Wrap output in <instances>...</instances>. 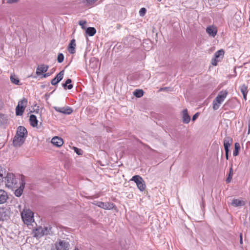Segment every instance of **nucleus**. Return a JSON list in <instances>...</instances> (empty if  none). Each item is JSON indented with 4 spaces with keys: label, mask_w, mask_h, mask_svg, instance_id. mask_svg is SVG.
<instances>
[{
    "label": "nucleus",
    "mask_w": 250,
    "mask_h": 250,
    "mask_svg": "<svg viewBox=\"0 0 250 250\" xmlns=\"http://www.w3.org/2000/svg\"><path fill=\"white\" fill-rule=\"evenodd\" d=\"M29 121L31 125H32L33 127H36L37 126L38 121L35 115L33 114L31 115L30 116Z\"/></svg>",
    "instance_id": "4be33fe9"
},
{
    "label": "nucleus",
    "mask_w": 250,
    "mask_h": 250,
    "mask_svg": "<svg viewBox=\"0 0 250 250\" xmlns=\"http://www.w3.org/2000/svg\"><path fill=\"white\" fill-rule=\"evenodd\" d=\"M21 216L23 222L27 225H30L34 222V213L29 208H24L21 212Z\"/></svg>",
    "instance_id": "20e7f679"
},
{
    "label": "nucleus",
    "mask_w": 250,
    "mask_h": 250,
    "mask_svg": "<svg viewBox=\"0 0 250 250\" xmlns=\"http://www.w3.org/2000/svg\"><path fill=\"white\" fill-rule=\"evenodd\" d=\"M85 32L89 36H93L95 34L96 30L94 27H88L86 29Z\"/></svg>",
    "instance_id": "393cba45"
},
{
    "label": "nucleus",
    "mask_w": 250,
    "mask_h": 250,
    "mask_svg": "<svg viewBox=\"0 0 250 250\" xmlns=\"http://www.w3.org/2000/svg\"><path fill=\"white\" fill-rule=\"evenodd\" d=\"M48 68V65L42 64L38 67L36 70V74L38 75H41L42 73L46 72Z\"/></svg>",
    "instance_id": "6ab92c4d"
},
{
    "label": "nucleus",
    "mask_w": 250,
    "mask_h": 250,
    "mask_svg": "<svg viewBox=\"0 0 250 250\" xmlns=\"http://www.w3.org/2000/svg\"><path fill=\"white\" fill-rule=\"evenodd\" d=\"M64 71H61L56 76L51 80V83L53 85H55L59 83L63 78Z\"/></svg>",
    "instance_id": "ddd939ff"
},
{
    "label": "nucleus",
    "mask_w": 250,
    "mask_h": 250,
    "mask_svg": "<svg viewBox=\"0 0 250 250\" xmlns=\"http://www.w3.org/2000/svg\"><path fill=\"white\" fill-rule=\"evenodd\" d=\"M206 32L209 36L214 37L217 34V29L214 26L210 25L207 27Z\"/></svg>",
    "instance_id": "f8f14e48"
},
{
    "label": "nucleus",
    "mask_w": 250,
    "mask_h": 250,
    "mask_svg": "<svg viewBox=\"0 0 250 250\" xmlns=\"http://www.w3.org/2000/svg\"><path fill=\"white\" fill-rule=\"evenodd\" d=\"M182 121L185 124H188L190 121V118L188 113L187 109H184L182 112Z\"/></svg>",
    "instance_id": "f3484780"
},
{
    "label": "nucleus",
    "mask_w": 250,
    "mask_h": 250,
    "mask_svg": "<svg viewBox=\"0 0 250 250\" xmlns=\"http://www.w3.org/2000/svg\"><path fill=\"white\" fill-rule=\"evenodd\" d=\"M247 94H243V98L245 100H247Z\"/></svg>",
    "instance_id": "a19ab883"
},
{
    "label": "nucleus",
    "mask_w": 250,
    "mask_h": 250,
    "mask_svg": "<svg viewBox=\"0 0 250 250\" xmlns=\"http://www.w3.org/2000/svg\"><path fill=\"white\" fill-rule=\"evenodd\" d=\"M232 175H233V170H232V168L231 167L229 170V172L228 177L226 179L227 183H229L230 182L231 179H232Z\"/></svg>",
    "instance_id": "c756f323"
},
{
    "label": "nucleus",
    "mask_w": 250,
    "mask_h": 250,
    "mask_svg": "<svg viewBox=\"0 0 250 250\" xmlns=\"http://www.w3.org/2000/svg\"><path fill=\"white\" fill-rule=\"evenodd\" d=\"M98 0H82L83 3L87 6H93Z\"/></svg>",
    "instance_id": "b1692460"
},
{
    "label": "nucleus",
    "mask_w": 250,
    "mask_h": 250,
    "mask_svg": "<svg viewBox=\"0 0 250 250\" xmlns=\"http://www.w3.org/2000/svg\"><path fill=\"white\" fill-rule=\"evenodd\" d=\"M232 143V140L230 137H227L224 139V146L225 151L229 152V147Z\"/></svg>",
    "instance_id": "dca6fc26"
},
{
    "label": "nucleus",
    "mask_w": 250,
    "mask_h": 250,
    "mask_svg": "<svg viewBox=\"0 0 250 250\" xmlns=\"http://www.w3.org/2000/svg\"><path fill=\"white\" fill-rule=\"evenodd\" d=\"M51 143L55 146L60 147L63 144V140L59 137H54L51 140Z\"/></svg>",
    "instance_id": "2eb2a0df"
},
{
    "label": "nucleus",
    "mask_w": 250,
    "mask_h": 250,
    "mask_svg": "<svg viewBox=\"0 0 250 250\" xmlns=\"http://www.w3.org/2000/svg\"><path fill=\"white\" fill-rule=\"evenodd\" d=\"M27 136V131L26 129L22 126H19L13 138V146L16 147H20L24 143Z\"/></svg>",
    "instance_id": "f257e3e1"
},
{
    "label": "nucleus",
    "mask_w": 250,
    "mask_h": 250,
    "mask_svg": "<svg viewBox=\"0 0 250 250\" xmlns=\"http://www.w3.org/2000/svg\"><path fill=\"white\" fill-rule=\"evenodd\" d=\"M10 80L13 83L16 85H20V81L18 78L15 75H11L10 77Z\"/></svg>",
    "instance_id": "bb28decb"
},
{
    "label": "nucleus",
    "mask_w": 250,
    "mask_h": 250,
    "mask_svg": "<svg viewBox=\"0 0 250 250\" xmlns=\"http://www.w3.org/2000/svg\"><path fill=\"white\" fill-rule=\"evenodd\" d=\"M25 183L24 181H21V182L19 184V187L15 191V195L17 197H20L21 195L23 189L24 188Z\"/></svg>",
    "instance_id": "4468645a"
},
{
    "label": "nucleus",
    "mask_w": 250,
    "mask_h": 250,
    "mask_svg": "<svg viewBox=\"0 0 250 250\" xmlns=\"http://www.w3.org/2000/svg\"><path fill=\"white\" fill-rule=\"evenodd\" d=\"M146 12V9L145 8H142L139 11V14L141 16H143Z\"/></svg>",
    "instance_id": "72a5a7b5"
},
{
    "label": "nucleus",
    "mask_w": 250,
    "mask_h": 250,
    "mask_svg": "<svg viewBox=\"0 0 250 250\" xmlns=\"http://www.w3.org/2000/svg\"><path fill=\"white\" fill-rule=\"evenodd\" d=\"M227 95L228 92L227 90H222L218 93L213 101V108L214 110H217L219 108L220 105L227 97Z\"/></svg>",
    "instance_id": "39448f33"
},
{
    "label": "nucleus",
    "mask_w": 250,
    "mask_h": 250,
    "mask_svg": "<svg viewBox=\"0 0 250 250\" xmlns=\"http://www.w3.org/2000/svg\"><path fill=\"white\" fill-rule=\"evenodd\" d=\"M74 250H79L78 248H75Z\"/></svg>",
    "instance_id": "37998d69"
},
{
    "label": "nucleus",
    "mask_w": 250,
    "mask_h": 250,
    "mask_svg": "<svg viewBox=\"0 0 250 250\" xmlns=\"http://www.w3.org/2000/svg\"><path fill=\"white\" fill-rule=\"evenodd\" d=\"M95 205L104 209H111L114 207V204L110 202H97Z\"/></svg>",
    "instance_id": "9b49d317"
},
{
    "label": "nucleus",
    "mask_w": 250,
    "mask_h": 250,
    "mask_svg": "<svg viewBox=\"0 0 250 250\" xmlns=\"http://www.w3.org/2000/svg\"><path fill=\"white\" fill-rule=\"evenodd\" d=\"M57 250H69L70 245L68 242L64 240H60L55 244Z\"/></svg>",
    "instance_id": "6e6552de"
},
{
    "label": "nucleus",
    "mask_w": 250,
    "mask_h": 250,
    "mask_svg": "<svg viewBox=\"0 0 250 250\" xmlns=\"http://www.w3.org/2000/svg\"><path fill=\"white\" fill-rule=\"evenodd\" d=\"M71 80L70 79H68L65 83H63L62 84V86L65 88V87L67 86V88L68 89H71L73 88V85L71 84H70L71 83Z\"/></svg>",
    "instance_id": "a878e982"
},
{
    "label": "nucleus",
    "mask_w": 250,
    "mask_h": 250,
    "mask_svg": "<svg viewBox=\"0 0 250 250\" xmlns=\"http://www.w3.org/2000/svg\"><path fill=\"white\" fill-rule=\"evenodd\" d=\"M199 116V113H196V114H195L192 118V121H194L197 118V117Z\"/></svg>",
    "instance_id": "c9c22d12"
},
{
    "label": "nucleus",
    "mask_w": 250,
    "mask_h": 250,
    "mask_svg": "<svg viewBox=\"0 0 250 250\" xmlns=\"http://www.w3.org/2000/svg\"><path fill=\"white\" fill-rule=\"evenodd\" d=\"M79 25L82 26L83 29H84L85 27L84 26V24L86 23V21H80L79 22Z\"/></svg>",
    "instance_id": "f704fd0d"
},
{
    "label": "nucleus",
    "mask_w": 250,
    "mask_h": 250,
    "mask_svg": "<svg viewBox=\"0 0 250 250\" xmlns=\"http://www.w3.org/2000/svg\"><path fill=\"white\" fill-rule=\"evenodd\" d=\"M18 0H6L7 3H13L17 1Z\"/></svg>",
    "instance_id": "e433bc0d"
},
{
    "label": "nucleus",
    "mask_w": 250,
    "mask_h": 250,
    "mask_svg": "<svg viewBox=\"0 0 250 250\" xmlns=\"http://www.w3.org/2000/svg\"><path fill=\"white\" fill-rule=\"evenodd\" d=\"M73 149L74 151L78 155H82L83 154V150L81 149H79L76 147H74Z\"/></svg>",
    "instance_id": "473e14b6"
},
{
    "label": "nucleus",
    "mask_w": 250,
    "mask_h": 250,
    "mask_svg": "<svg viewBox=\"0 0 250 250\" xmlns=\"http://www.w3.org/2000/svg\"><path fill=\"white\" fill-rule=\"evenodd\" d=\"M224 55V51L223 49H220L215 52L214 54V58L211 60V63L213 65L216 66L218 62L223 58Z\"/></svg>",
    "instance_id": "1a4fd4ad"
},
{
    "label": "nucleus",
    "mask_w": 250,
    "mask_h": 250,
    "mask_svg": "<svg viewBox=\"0 0 250 250\" xmlns=\"http://www.w3.org/2000/svg\"><path fill=\"white\" fill-rule=\"evenodd\" d=\"M7 173L6 170L1 167H0V184L4 181V179H5ZM5 181V180H4Z\"/></svg>",
    "instance_id": "5701e85b"
},
{
    "label": "nucleus",
    "mask_w": 250,
    "mask_h": 250,
    "mask_svg": "<svg viewBox=\"0 0 250 250\" xmlns=\"http://www.w3.org/2000/svg\"><path fill=\"white\" fill-rule=\"evenodd\" d=\"M50 75V73H46L43 75V77L46 78Z\"/></svg>",
    "instance_id": "58836bf2"
},
{
    "label": "nucleus",
    "mask_w": 250,
    "mask_h": 250,
    "mask_svg": "<svg viewBox=\"0 0 250 250\" xmlns=\"http://www.w3.org/2000/svg\"><path fill=\"white\" fill-rule=\"evenodd\" d=\"M234 146H235V150H234V151L233 152V155L234 156H236L238 154V150L240 149L239 144L238 143H235Z\"/></svg>",
    "instance_id": "c85d7f7f"
},
{
    "label": "nucleus",
    "mask_w": 250,
    "mask_h": 250,
    "mask_svg": "<svg viewBox=\"0 0 250 250\" xmlns=\"http://www.w3.org/2000/svg\"><path fill=\"white\" fill-rule=\"evenodd\" d=\"M54 108L57 112L64 114H67V115L70 114L73 111L72 108L69 106H65V107L54 106Z\"/></svg>",
    "instance_id": "9d476101"
},
{
    "label": "nucleus",
    "mask_w": 250,
    "mask_h": 250,
    "mask_svg": "<svg viewBox=\"0 0 250 250\" xmlns=\"http://www.w3.org/2000/svg\"><path fill=\"white\" fill-rule=\"evenodd\" d=\"M23 181L22 178H18L14 174L10 172L7 173L5 177V185L6 187L10 189H14L19 187V184Z\"/></svg>",
    "instance_id": "f03ea898"
},
{
    "label": "nucleus",
    "mask_w": 250,
    "mask_h": 250,
    "mask_svg": "<svg viewBox=\"0 0 250 250\" xmlns=\"http://www.w3.org/2000/svg\"><path fill=\"white\" fill-rule=\"evenodd\" d=\"M250 132V126L249 125L248 133L249 134Z\"/></svg>",
    "instance_id": "79ce46f5"
},
{
    "label": "nucleus",
    "mask_w": 250,
    "mask_h": 250,
    "mask_svg": "<svg viewBox=\"0 0 250 250\" xmlns=\"http://www.w3.org/2000/svg\"><path fill=\"white\" fill-rule=\"evenodd\" d=\"M75 40L73 39L71 40L67 48L68 51L71 54H74L75 52Z\"/></svg>",
    "instance_id": "412c9836"
},
{
    "label": "nucleus",
    "mask_w": 250,
    "mask_h": 250,
    "mask_svg": "<svg viewBox=\"0 0 250 250\" xmlns=\"http://www.w3.org/2000/svg\"><path fill=\"white\" fill-rule=\"evenodd\" d=\"M51 233V227L50 226L42 227H38L33 229L32 235L34 237L37 239L40 238L44 235L50 234Z\"/></svg>",
    "instance_id": "7ed1b4c3"
},
{
    "label": "nucleus",
    "mask_w": 250,
    "mask_h": 250,
    "mask_svg": "<svg viewBox=\"0 0 250 250\" xmlns=\"http://www.w3.org/2000/svg\"><path fill=\"white\" fill-rule=\"evenodd\" d=\"M247 86L245 85V84H243L240 86V89L241 90V92L242 93V94H247L248 93V90H247Z\"/></svg>",
    "instance_id": "7c9ffc66"
},
{
    "label": "nucleus",
    "mask_w": 250,
    "mask_h": 250,
    "mask_svg": "<svg viewBox=\"0 0 250 250\" xmlns=\"http://www.w3.org/2000/svg\"><path fill=\"white\" fill-rule=\"evenodd\" d=\"M240 243L241 244H243V240H242V233H241L240 234Z\"/></svg>",
    "instance_id": "4c0bfd02"
},
{
    "label": "nucleus",
    "mask_w": 250,
    "mask_h": 250,
    "mask_svg": "<svg viewBox=\"0 0 250 250\" xmlns=\"http://www.w3.org/2000/svg\"><path fill=\"white\" fill-rule=\"evenodd\" d=\"M231 205L235 207H242L245 205V202L242 200L233 199Z\"/></svg>",
    "instance_id": "aec40b11"
},
{
    "label": "nucleus",
    "mask_w": 250,
    "mask_h": 250,
    "mask_svg": "<svg viewBox=\"0 0 250 250\" xmlns=\"http://www.w3.org/2000/svg\"><path fill=\"white\" fill-rule=\"evenodd\" d=\"M27 100L24 98L19 101L18 104L16 107V114L17 115L21 116L23 114L24 109L27 106Z\"/></svg>",
    "instance_id": "423d86ee"
},
{
    "label": "nucleus",
    "mask_w": 250,
    "mask_h": 250,
    "mask_svg": "<svg viewBox=\"0 0 250 250\" xmlns=\"http://www.w3.org/2000/svg\"><path fill=\"white\" fill-rule=\"evenodd\" d=\"M159 1H161L162 0H158Z\"/></svg>",
    "instance_id": "c03bdc74"
},
{
    "label": "nucleus",
    "mask_w": 250,
    "mask_h": 250,
    "mask_svg": "<svg viewBox=\"0 0 250 250\" xmlns=\"http://www.w3.org/2000/svg\"><path fill=\"white\" fill-rule=\"evenodd\" d=\"M229 152L225 151V156H226V158L227 160H228V159H229Z\"/></svg>",
    "instance_id": "ea45409f"
},
{
    "label": "nucleus",
    "mask_w": 250,
    "mask_h": 250,
    "mask_svg": "<svg viewBox=\"0 0 250 250\" xmlns=\"http://www.w3.org/2000/svg\"><path fill=\"white\" fill-rule=\"evenodd\" d=\"M143 94H144L143 91L142 90H140V89H136L133 92L134 95H135L136 97H138V98H140V97L143 96Z\"/></svg>",
    "instance_id": "cd10ccee"
},
{
    "label": "nucleus",
    "mask_w": 250,
    "mask_h": 250,
    "mask_svg": "<svg viewBox=\"0 0 250 250\" xmlns=\"http://www.w3.org/2000/svg\"><path fill=\"white\" fill-rule=\"evenodd\" d=\"M8 199L7 193L2 189H0V204H4Z\"/></svg>",
    "instance_id": "a211bd4d"
},
{
    "label": "nucleus",
    "mask_w": 250,
    "mask_h": 250,
    "mask_svg": "<svg viewBox=\"0 0 250 250\" xmlns=\"http://www.w3.org/2000/svg\"><path fill=\"white\" fill-rule=\"evenodd\" d=\"M131 181H134L141 191H144L146 188V185L143 178L139 175H134L131 179Z\"/></svg>",
    "instance_id": "0eeeda50"
},
{
    "label": "nucleus",
    "mask_w": 250,
    "mask_h": 250,
    "mask_svg": "<svg viewBox=\"0 0 250 250\" xmlns=\"http://www.w3.org/2000/svg\"><path fill=\"white\" fill-rule=\"evenodd\" d=\"M64 60V56L62 53H59L58 55L57 61L59 63H61Z\"/></svg>",
    "instance_id": "2f4dec72"
}]
</instances>
